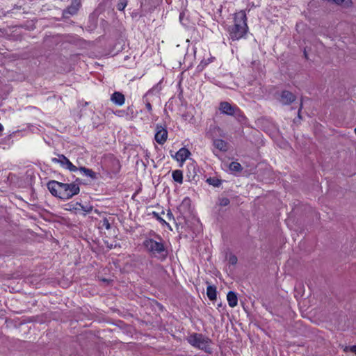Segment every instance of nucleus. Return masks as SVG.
Instances as JSON below:
<instances>
[{
  "mask_svg": "<svg viewBox=\"0 0 356 356\" xmlns=\"http://www.w3.org/2000/svg\"><path fill=\"white\" fill-rule=\"evenodd\" d=\"M99 224L102 225V227H104L107 230L111 229V223L109 220L106 218H104L102 220H101Z\"/></svg>",
  "mask_w": 356,
  "mask_h": 356,
  "instance_id": "nucleus-24",
  "label": "nucleus"
},
{
  "mask_svg": "<svg viewBox=\"0 0 356 356\" xmlns=\"http://www.w3.org/2000/svg\"><path fill=\"white\" fill-rule=\"evenodd\" d=\"M154 236V238H146L143 243L146 252L152 257L164 261L168 254V248L161 236L152 232L149 234Z\"/></svg>",
  "mask_w": 356,
  "mask_h": 356,
  "instance_id": "nucleus-1",
  "label": "nucleus"
},
{
  "mask_svg": "<svg viewBox=\"0 0 356 356\" xmlns=\"http://www.w3.org/2000/svg\"><path fill=\"white\" fill-rule=\"evenodd\" d=\"M213 145L215 146V147H216L217 149H218L220 151H226L227 150V149H226L227 143L223 140H220V139L214 140Z\"/></svg>",
  "mask_w": 356,
  "mask_h": 356,
  "instance_id": "nucleus-18",
  "label": "nucleus"
},
{
  "mask_svg": "<svg viewBox=\"0 0 356 356\" xmlns=\"http://www.w3.org/2000/svg\"><path fill=\"white\" fill-rule=\"evenodd\" d=\"M302 108V103L300 104V106L299 110H298V118H301V116H300V111H301Z\"/></svg>",
  "mask_w": 356,
  "mask_h": 356,
  "instance_id": "nucleus-33",
  "label": "nucleus"
},
{
  "mask_svg": "<svg viewBox=\"0 0 356 356\" xmlns=\"http://www.w3.org/2000/svg\"><path fill=\"white\" fill-rule=\"evenodd\" d=\"M81 207H82V209H83L84 211L87 212V213L90 212V211H92V207H83V206H82Z\"/></svg>",
  "mask_w": 356,
  "mask_h": 356,
  "instance_id": "nucleus-31",
  "label": "nucleus"
},
{
  "mask_svg": "<svg viewBox=\"0 0 356 356\" xmlns=\"http://www.w3.org/2000/svg\"><path fill=\"white\" fill-rule=\"evenodd\" d=\"M52 161L59 163L62 166H65L66 168L72 172H75L78 170V168L73 165L63 154H59L58 158H53Z\"/></svg>",
  "mask_w": 356,
  "mask_h": 356,
  "instance_id": "nucleus-6",
  "label": "nucleus"
},
{
  "mask_svg": "<svg viewBox=\"0 0 356 356\" xmlns=\"http://www.w3.org/2000/svg\"><path fill=\"white\" fill-rule=\"evenodd\" d=\"M111 100L116 105L122 106L124 104V95L120 92H115L111 95Z\"/></svg>",
  "mask_w": 356,
  "mask_h": 356,
  "instance_id": "nucleus-11",
  "label": "nucleus"
},
{
  "mask_svg": "<svg viewBox=\"0 0 356 356\" xmlns=\"http://www.w3.org/2000/svg\"><path fill=\"white\" fill-rule=\"evenodd\" d=\"M47 188L52 195L62 200H69L80 191L77 184H64L54 180L47 183Z\"/></svg>",
  "mask_w": 356,
  "mask_h": 356,
  "instance_id": "nucleus-2",
  "label": "nucleus"
},
{
  "mask_svg": "<svg viewBox=\"0 0 356 356\" xmlns=\"http://www.w3.org/2000/svg\"><path fill=\"white\" fill-rule=\"evenodd\" d=\"M241 165L238 162H232L229 164V170L234 172H240L242 170Z\"/></svg>",
  "mask_w": 356,
  "mask_h": 356,
  "instance_id": "nucleus-21",
  "label": "nucleus"
},
{
  "mask_svg": "<svg viewBox=\"0 0 356 356\" xmlns=\"http://www.w3.org/2000/svg\"><path fill=\"white\" fill-rule=\"evenodd\" d=\"M3 129V127L1 124H0V131H2Z\"/></svg>",
  "mask_w": 356,
  "mask_h": 356,
  "instance_id": "nucleus-34",
  "label": "nucleus"
},
{
  "mask_svg": "<svg viewBox=\"0 0 356 356\" xmlns=\"http://www.w3.org/2000/svg\"><path fill=\"white\" fill-rule=\"evenodd\" d=\"M114 165L115 167V171H118L120 169V162L118 160H114Z\"/></svg>",
  "mask_w": 356,
  "mask_h": 356,
  "instance_id": "nucleus-29",
  "label": "nucleus"
},
{
  "mask_svg": "<svg viewBox=\"0 0 356 356\" xmlns=\"http://www.w3.org/2000/svg\"><path fill=\"white\" fill-rule=\"evenodd\" d=\"M237 257L235 255H230L229 258V264L234 265L237 263Z\"/></svg>",
  "mask_w": 356,
  "mask_h": 356,
  "instance_id": "nucleus-26",
  "label": "nucleus"
},
{
  "mask_svg": "<svg viewBox=\"0 0 356 356\" xmlns=\"http://www.w3.org/2000/svg\"><path fill=\"white\" fill-rule=\"evenodd\" d=\"M167 216L169 220H175L173 214L170 210L168 211Z\"/></svg>",
  "mask_w": 356,
  "mask_h": 356,
  "instance_id": "nucleus-30",
  "label": "nucleus"
},
{
  "mask_svg": "<svg viewBox=\"0 0 356 356\" xmlns=\"http://www.w3.org/2000/svg\"><path fill=\"white\" fill-rule=\"evenodd\" d=\"M348 350H350V351H351L352 353H354L356 354V345L355 346H350V347H348L346 346L345 348H344V351L345 352H347Z\"/></svg>",
  "mask_w": 356,
  "mask_h": 356,
  "instance_id": "nucleus-27",
  "label": "nucleus"
},
{
  "mask_svg": "<svg viewBox=\"0 0 356 356\" xmlns=\"http://www.w3.org/2000/svg\"><path fill=\"white\" fill-rule=\"evenodd\" d=\"M296 99V95L288 90H283L280 95V102L284 105H289Z\"/></svg>",
  "mask_w": 356,
  "mask_h": 356,
  "instance_id": "nucleus-9",
  "label": "nucleus"
},
{
  "mask_svg": "<svg viewBox=\"0 0 356 356\" xmlns=\"http://www.w3.org/2000/svg\"><path fill=\"white\" fill-rule=\"evenodd\" d=\"M78 170L82 172L86 176L89 177L92 179L97 178L96 173L90 169L86 168V167H80Z\"/></svg>",
  "mask_w": 356,
  "mask_h": 356,
  "instance_id": "nucleus-17",
  "label": "nucleus"
},
{
  "mask_svg": "<svg viewBox=\"0 0 356 356\" xmlns=\"http://www.w3.org/2000/svg\"><path fill=\"white\" fill-rule=\"evenodd\" d=\"M191 155L190 151L185 147L181 148L174 156V158L179 162L184 163Z\"/></svg>",
  "mask_w": 356,
  "mask_h": 356,
  "instance_id": "nucleus-10",
  "label": "nucleus"
},
{
  "mask_svg": "<svg viewBox=\"0 0 356 356\" xmlns=\"http://www.w3.org/2000/svg\"><path fill=\"white\" fill-rule=\"evenodd\" d=\"M227 299L229 307H234L237 305L238 298L235 292L229 291L227 295Z\"/></svg>",
  "mask_w": 356,
  "mask_h": 356,
  "instance_id": "nucleus-12",
  "label": "nucleus"
},
{
  "mask_svg": "<svg viewBox=\"0 0 356 356\" xmlns=\"http://www.w3.org/2000/svg\"><path fill=\"white\" fill-rule=\"evenodd\" d=\"M127 2H128L127 0H119V2L117 4L118 10L120 11L124 10V9L125 8V7L127 5Z\"/></svg>",
  "mask_w": 356,
  "mask_h": 356,
  "instance_id": "nucleus-23",
  "label": "nucleus"
},
{
  "mask_svg": "<svg viewBox=\"0 0 356 356\" xmlns=\"http://www.w3.org/2000/svg\"><path fill=\"white\" fill-rule=\"evenodd\" d=\"M154 88H152L150 89L144 96H143V100L145 102V106L147 109V111L151 113L152 111V105L150 104V102L147 99V96L152 93L153 91H154Z\"/></svg>",
  "mask_w": 356,
  "mask_h": 356,
  "instance_id": "nucleus-20",
  "label": "nucleus"
},
{
  "mask_svg": "<svg viewBox=\"0 0 356 356\" xmlns=\"http://www.w3.org/2000/svg\"><path fill=\"white\" fill-rule=\"evenodd\" d=\"M207 295L210 300L216 299L217 291L216 287L212 285H208L207 288Z\"/></svg>",
  "mask_w": 356,
  "mask_h": 356,
  "instance_id": "nucleus-14",
  "label": "nucleus"
},
{
  "mask_svg": "<svg viewBox=\"0 0 356 356\" xmlns=\"http://www.w3.org/2000/svg\"><path fill=\"white\" fill-rule=\"evenodd\" d=\"M124 113V111H117L115 114L118 115V116H122V114Z\"/></svg>",
  "mask_w": 356,
  "mask_h": 356,
  "instance_id": "nucleus-32",
  "label": "nucleus"
},
{
  "mask_svg": "<svg viewBox=\"0 0 356 356\" xmlns=\"http://www.w3.org/2000/svg\"><path fill=\"white\" fill-rule=\"evenodd\" d=\"M232 116H234L237 120V121L241 124H245L246 122V117L238 107Z\"/></svg>",
  "mask_w": 356,
  "mask_h": 356,
  "instance_id": "nucleus-15",
  "label": "nucleus"
},
{
  "mask_svg": "<svg viewBox=\"0 0 356 356\" xmlns=\"http://www.w3.org/2000/svg\"><path fill=\"white\" fill-rule=\"evenodd\" d=\"M304 55H305V58H307V54L306 51H304Z\"/></svg>",
  "mask_w": 356,
  "mask_h": 356,
  "instance_id": "nucleus-35",
  "label": "nucleus"
},
{
  "mask_svg": "<svg viewBox=\"0 0 356 356\" xmlns=\"http://www.w3.org/2000/svg\"><path fill=\"white\" fill-rule=\"evenodd\" d=\"M187 341L194 347L203 350L208 353H211V348L209 345L211 340L204 337L202 334L194 333L188 337Z\"/></svg>",
  "mask_w": 356,
  "mask_h": 356,
  "instance_id": "nucleus-4",
  "label": "nucleus"
},
{
  "mask_svg": "<svg viewBox=\"0 0 356 356\" xmlns=\"http://www.w3.org/2000/svg\"><path fill=\"white\" fill-rule=\"evenodd\" d=\"M214 59L213 57H211L209 58H208L207 60H203L202 61V63H203L204 65H208L209 63H211L213 61V60Z\"/></svg>",
  "mask_w": 356,
  "mask_h": 356,
  "instance_id": "nucleus-28",
  "label": "nucleus"
},
{
  "mask_svg": "<svg viewBox=\"0 0 356 356\" xmlns=\"http://www.w3.org/2000/svg\"><path fill=\"white\" fill-rule=\"evenodd\" d=\"M209 185L215 187H218L222 184V180L216 177H209L206 181Z\"/></svg>",
  "mask_w": 356,
  "mask_h": 356,
  "instance_id": "nucleus-19",
  "label": "nucleus"
},
{
  "mask_svg": "<svg viewBox=\"0 0 356 356\" xmlns=\"http://www.w3.org/2000/svg\"><path fill=\"white\" fill-rule=\"evenodd\" d=\"M81 0H72L70 6L63 11V16L65 18H68L70 15L76 14L81 6Z\"/></svg>",
  "mask_w": 356,
  "mask_h": 356,
  "instance_id": "nucleus-5",
  "label": "nucleus"
},
{
  "mask_svg": "<svg viewBox=\"0 0 356 356\" xmlns=\"http://www.w3.org/2000/svg\"><path fill=\"white\" fill-rule=\"evenodd\" d=\"M172 179L175 181L182 184L183 183V173L180 170H176L172 172Z\"/></svg>",
  "mask_w": 356,
  "mask_h": 356,
  "instance_id": "nucleus-16",
  "label": "nucleus"
},
{
  "mask_svg": "<svg viewBox=\"0 0 356 356\" xmlns=\"http://www.w3.org/2000/svg\"><path fill=\"white\" fill-rule=\"evenodd\" d=\"M230 201L227 197H221L219 198V204L222 207L227 206L229 204Z\"/></svg>",
  "mask_w": 356,
  "mask_h": 356,
  "instance_id": "nucleus-25",
  "label": "nucleus"
},
{
  "mask_svg": "<svg viewBox=\"0 0 356 356\" xmlns=\"http://www.w3.org/2000/svg\"><path fill=\"white\" fill-rule=\"evenodd\" d=\"M237 108V106H232L227 102H222L219 106L220 111L225 115L232 116Z\"/></svg>",
  "mask_w": 356,
  "mask_h": 356,
  "instance_id": "nucleus-8",
  "label": "nucleus"
},
{
  "mask_svg": "<svg viewBox=\"0 0 356 356\" xmlns=\"http://www.w3.org/2000/svg\"><path fill=\"white\" fill-rule=\"evenodd\" d=\"M246 14L241 10L234 15V24L228 29L230 38L233 40H239L247 33L248 27L247 25Z\"/></svg>",
  "mask_w": 356,
  "mask_h": 356,
  "instance_id": "nucleus-3",
  "label": "nucleus"
},
{
  "mask_svg": "<svg viewBox=\"0 0 356 356\" xmlns=\"http://www.w3.org/2000/svg\"><path fill=\"white\" fill-rule=\"evenodd\" d=\"M221 132L222 130L218 125H216V124H211L209 131L208 132V135H210L211 138H213L217 136H220Z\"/></svg>",
  "mask_w": 356,
  "mask_h": 356,
  "instance_id": "nucleus-13",
  "label": "nucleus"
},
{
  "mask_svg": "<svg viewBox=\"0 0 356 356\" xmlns=\"http://www.w3.org/2000/svg\"><path fill=\"white\" fill-rule=\"evenodd\" d=\"M168 131L162 126H156V132L154 136L155 140L160 145H163L167 140Z\"/></svg>",
  "mask_w": 356,
  "mask_h": 356,
  "instance_id": "nucleus-7",
  "label": "nucleus"
},
{
  "mask_svg": "<svg viewBox=\"0 0 356 356\" xmlns=\"http://www.w3.org/2000/svg\"><path fill=\"white\" fill-rule=\"evenodd\" d=\"M152 215L154 218H156L157 220H159L163 225L167 226L170 230H172L171 227L170 226L169 223H168L165 220H163L158 213L153 211Z\"/></svg>",
  "mask_w": 356,
  "mask_h": 356,
  "instance_id": "nucleus-22",
  "label": "nucleus"
}]
</instances>
